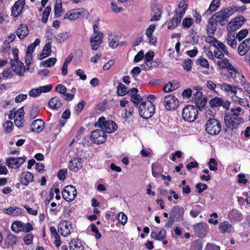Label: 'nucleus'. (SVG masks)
<instances>
[{"label":"nucleus","mask_w":250,"mask_h":250,"mask_svg":"<svg viewBox=\"0 0 250 250\" xmlns=\"http://www.w3.org/2000/svg\"><path fill=\"white\" fill-rule=\"evenodd\" d=\"M188 3L185 0H182L178 4V7L175 10L174 16L167 21V28L173 29L180 23L188 8Z\"/></svg>","instance_id":"f257e3e1"},{"label":"nucleus","mask_w":250,"mask_h":250,"mask_svg":"<svg viewBox=\"0 0 250 250\" xmlns=\"http://www.w3.org/2000/svg\"><path fill=\"white\" fill-rule=\"evenodd\" d=\"M155 110L154 105L149 101L143 102L139 106V113L144 119L150 118L154 115Z\"/></svg>","instance_id":"f03ea898"},{"label":"nucleus","mask_w":250,"mask_h":250,"mask_svg":"<svg viewBox=\"0 0 250 250\" xmlns=\"http://www.w3.org/2000/svg\"><path fill=\"white\" fill-rule=\"evenodd\" d=\"M18 51L17 49L13 50V58L11 59L10 63L13 71L19 76H22L25 72V68L23 63L18 59Z\"/></svg>","instance_id":"7ed1b4c3"},{"label":"nucleus","mask_w":250,"mask_h":250,"mask_svg":"<svg viewBox=\"0 0 250 250\" xmlns=\"http://www.w3.org/2000/svg\"><path fill=\"white\" fill-rule=\"evenodd\" d=\"M95 126L100 127L105 133H111L117 129V125L112 121H106L104 117H100L95 124Z\"/></svg>","instance_id":"20e7f679"},{"label":"nucleus","mask_w":250,"mask_h":250,"mask_svg":"<svg viewBox=\"0 0 250 250\" xmlns=\"http://www.w3.org/2000/svg\"><path fill=\"white\" fill-rule=\"evenodd\" d=\"M206 131L210 135L218 134L222 129L221 124L215 118L208 119L205 125Z\"/></svg>","instance_id":"39448f33"},{"label":"nucleus","mask_w":250,"mask_h":250,"mask_svg":"<svg viewBox=\"0 0 250 250\" xmlns=\"http://www.w3.org/2000/svg\"><path fill=\"white\" fill-rule=\"evenodd\" d=\"M233 11L229 7L215 13L212 17L221 26H224L228 22L229 18L232 15Z\"/></svg>","instance_id":"423d86ee"},{"label":"nucleus","mask_w":250,"mask_h":250,"mask_svg":"<svg viewBox=\"0 0 250 250\" xmlns=\"http://www.w3.org/2000/svg\"><path fill=\"white\" fill-rule=\"evenodd\" d=\"M198 111L196 106L188 105L185 107L182 111V117L185 121L192 122L198 117Z\"/></svg>","instance_id":"0eeeda50"},{"label":"nucleus","mask_w":250,"mask_h":250,"mask_svg":"<svg viewBox=\"0 0 250 250\" xmlns=\"http://www.w3.org/2000/svg\"><path fill=\"white\" fill-rule=\"evenodd\" d=\"M224 122L226 126L229 129L237 128L239 125L244 123V120L242 117H232L226 115L224 117Z\"/></svg>","instance_id":"6e6552de"},{"label":"nucleus","mask_w":250,"mask_h":250,"mask_svg":"<svg viewBox=\"0 0 250 250\" xmlns=\"http://www.w3.org/2000/svg\"><path fill=\"white\" fill-rule=\"evenodd\" d=\"M91 141L96 144L104 143L106 140V134L102 129H96L91 134Z\"/></svg>","instance_id":"1a4fd4ad"},{"label":"nucleus","mask_w":250,"mask_h":250,"mask_svg":"<svg viewBox=\"0 0 250 250\" xmlns=\"http://www.w3.org/2000/svg\"><path fill=\"white\" fill-rule=\"evenodd\" d=\"M77 190L74 187L69 185L65 187L62 191V195L64 199L68 202L74 200L77 195Z\"/></svg>","instance_id":"9d476101"},{"label":"nucleus","mask_w":250,"mask_h":250,"mask_svg":"<svg viewBox=\"0 0 250 250\" xmlns=\"http://www.w3.org/2000/svg\"><path fill=\"white\" fill-rule=\"evenodd\" d=\"M58 230L64 237L67 236L73 231L72 224L66 221H62L58 225Z\"/></svg>","instance_id":"9b49d317"},{"label":"nucleus","mask_w":250,"mask_h":250,"mask_svg":"<svg viewBox=\"0 0 250 250\" xmlns=\"http://www.w3.org/2000/svg\"><path fill=\"white\" fill-rule=\"evenodd\" d=\"M178 100L175 96L169 94L165 96L164 104L168 110L175 109L178 105Z\"/></svg>","instance_id":"f8f14e48"},{"label":"nucleus","mask_w":250,"mask_h":250,"mask_svg":"<svg viewBox=\"0 0 250 250\" xmlns=\"http://www.w3.org/2000/svg\"><path fill=\"white\" fill-rule=\"evenodd\" d=\"M85 12V10L83 8L72 9L64 15L63 19L71 21L75 20L80 17L84 16Z\"/></svg>","instance_id":"ddd939ff"},{"label":"nucleus","mask_w":250,"mask_h":250,"mask_svg":"<svg viewBox=\"0 0 250 250\" xmlns=\"http://www.w3.org/2000/svg\"><path fill=\"white\" fill-rule=\"evenodd\" d=\"M26 157H18L15 158L10 157L6 159V165L12 168H17L19 167L25 161Z\"/></svg>","instance_id":"4468645a"},{"label":"nucleus","mask_w":250,"mask_h":250,"mask_svg":"<svg viewBox=\"0 0 250 250\" xmlns=\"http://www.w3.org/2000/svg\"><path fill=\"white\" fill-rule=\"evenodd\" d=\"M195 234L198 237L202 238L206 234L208 229V225L205 222H201L193 226Z\"/></svg>","instance_id":"2eb2a0df"},{"label":"nucleus","mask_w":250,"mask_h":250,"mask_svg":"<svg viewBox=\"0 0 250 250\" xmlns=\"http://www.w3.org/2000/svg\"><path fill=\"white\" fill-rule=\"evenodd\" d=\"M245 18L243 16H239L232 19L228 23V27L232 31L239 29L244 23Z\"/></svg>","instance_id":"dca6fc26"},{"label":"nucleus","mask_w":250,"mask_h":250,"mask_svg":"<svg viewBox=\"0 0 250 250\" xmlns=\"http://www.w3.org/2000/svg\"><path fill=\"white\" fill-rule=\"evenodd\" d=\"M102 40L103 33L93 34L90 39L91 49L96 50L102 43Z\"/></svg>","instance_id":"f3484780"},{"label":"nucleus","mask_w":250,"mask_h":250,"mask_svg":"<svg viewBox=\"0 0 250 250\" xmlns=\"http://www.w3.org/2000/svg\"><path fill=\"white\" fill-rule=\"evenodd\" d=\"M25 4V0H18L15 2L11 9L12 15L15 17L19 16L22 12Z\"/></svg>","instance_id":"a211bd4d"},{"label":"nucleus","mask_w":250,"mask_h":250,"mask_svg":"<svg viewBox=\"0 0 250 250\" xmlns=\"http://www.w3.org/2000/svg\"><path fill=\"white\" fill-rule=\"evenodd\" d=\"M82 159L80 157L73 158L69 162V169L74 172H77L82 167Z\"/></svg>","instance_id":"6ab92c4d"},{"label":"nucleus","mask_w":250,"mask_h":250,"mask_svg":"<svg viewBox=\"0 0 250 250\" xmlns=\"http://www.w3.org/2000/svg\"><path fill=\"white\" fill-rule=\"evenodd\" d=\"M184 213V209L182 207L175 206L171 209L169 214L170 216L179 221L183 219Z\"/></svg>","instance_id":"aec40b11"},{"label":"nucleus","mask_w":250,"mask_h":250,"mask_svg":"<svg viewBox=\"0 0 250 250\" xmlns=\"http://www.w3.org/2000/svg\"><path fill=\"white\" fill-rule=\"evenodd\" d=\"M217 86L220 87L222 91L226 93L230 92L233 94H237V89L241 92L242 91V88H239L237 86L229 84L226 83H218L217 84Z\"/></svg>","instance_id":"412c9836"},{"label":"nucleus","mask_w":250,"mask_h":250,"mask_svg":"<svg viewBox=\"0 0 250 250\" xmlns=\"http://www.w3.org/2000/svg\"><path fill=\"white\" fill-rule=\"evenodd\" d=\"M250 49V38H248L243 41L238 46V53L241 56H244Z\"/></svg>","instance_id":"4be33fe9"},{"label":"nucleus","mask_w":250,"mask_h":250,"mask_svg":"<svg viewBox=\"0 0 250 250\" xmlns=\"http://www.w3.org/2000/svg\"><path fill=\"white\" fill-rule=\"evenodd\" d=\"M45 123L41 119H37L31 125V130L33 132H40L44 127Z\"/></svg>","instance_id":"5701e85b"},{"label":"nucleus","mask_w":250,"mask_h":250,"mask_svg":"<svg viewBox=\"0 0 250 250\" xmlns=\"http://www.w3.org/2000/svg\"><path fill=\"white\" fill-rule=\"evenodd\" d=\"M162 14V9L159 5H154L151 7L150 21H157L160 19Z\"/></svg>","instance_id":"b1692460"},{"label":"nucleus","mask_w":250,"mask_h":250,"mask_svg":"<svg viewBox=\"0 0 250 250\" xmlns=\"http://www.w3.org/2000/svg\"><path fill=\"white\" fill-rule=\"evenodd\" d=\"M21 184L24 186H27L30 182H32L34 180V176L31 172H23L21 177Z\"/></svg>","instance_id":"393cba45"},{"label":"nucleus","mask_w":250,"mask_h":250,"mask_svg":"<svg viewBox=\"0 0 250 250\" xmlns=\"http://www.w3.org/2000/svg\"><path fill=\"white\" fill-rule=\"evenodd\" d=\"M237 37L233 31L229 32L226 38L227 43L232 48H235L237 46Z\"/></svg>","instance_id":"a878e982"},{"label":"nucleus","mask_w":250,"mask_h":250,"mask_svg":"<svg viewBox=\"0 0 250 250\" xmlns=\"http://www.w3.org/2000/svg\"><path fill=\"white\" fill-rule=\"evenodd\" d=\"M229 218L231 221L240 222L242 220V215L240 211L236 209H232L228 214Z\"/></svg>","instance_id":"bb28decb"},{"label":"nucleus","mask_w":250,"mask_h":250,"mask_svg":"<svg viewBox=\"0 0 250 250\" xmlns=\"http://www.w3.org/2000/svg\"><path fill=\"white\" fill-rule=\"evenodd\" d=\"M159 63L158 62L152 61H147L144 60V62L141 65V67L143 70L147 71L154 68H156L159 65Z\"/></svg>","instance_id":"cd10ccee"},{"label":"nucleus","mask_w":250,"mask_h":250,"mask_svg":"<svg viewBox=\"0 0 250 250\" xmlns=\"http://www.w3.org/2000/svg\"><path fill=\"white\" fill-rule=\"evenodd\" d=\"M28 29L25 24H21L18 28L16 34L20 39H24L28 34Z\"/></svg>","instance_id":"c85d7f7f"},{"label":"nucleus","mask_w":250,"mask_h":250,"mask_svg":"<svg viewBox=\"0 0 250 250\" xmlns=\"http://www.w3.org/2000/svg\"><path fill=\"white\" fill-rule=\"evenodd\" d=\"M219 229L222 233H230L233 229L231 224L228 221H224L219 224Z\"/></svg>","instance_id":"c756f323"},{"label":"nucleus","mask_w":250,"mask_h":250,"mask_svg":"<svg viewBox=\"0 0 250 250\" xmlns=\"http://www.w3.org/2000/svg\"><path fill=\"white\" fill-rule=\"evenodd\" d=\"M217 23L212 17L208 20L207 26V32L208 35H213L215 33Z\"/></svg>","instance_id":"7c9ffc66"},{"label":"nucleus","mask_w":250,"mask_h":250,"mask_svg":"<svg viewBox=\"0 0 250 250\" xmlns=\"http://www.w3.org/2000/svg\"><path fill=\"white\" fill-rule=\"evenodd\" d=\"M51 51V43L50 42H48L45 45L42 53L39 55V59L41 60L47 57L50 55Z\"/></svg>","instance_id":"2f4dec72"},{"label":"nucleus","mask_w":250,"mask_h":250,"mask_svg":"<svg viewBox=\"0 0 250 250\" xmlns=\"http://www.w3.org/2000/svg\"><path fill=\"white\" fill-rule=\"evenodd\" d=\"M60 99L58 97H54L50 99L48 102L49 106L52 109H58L62 105Z\"/></svg>","instance_id":"473e14b6"},{"label":"nucleus","mask_w":250,"mask_h":250,"mask_svg":"<svg viewBox=\"0 0 250 250\" xmlns=\"http://www.w3.org/2000/svg\"><path fill=\"white\" fill-rule=\"evenodd\" d=\"M70 250H83L84 247L79 239L72 240L69 243Z\"/></svg>","instance_id":"72a5a7b5"},{"label":"nucleus","mask_w":250,"mask_h":250,"mask_svg":"<svg viewBox=\"0 0 250 250\" xmlns=\"http://www.w3.org/2000/svg\"><path fill=\"white\" fill-rule=\"evenodd\" d=\"M5 213L12 216H18L21 213L22 209L18 207H9L4 210Z\"/></svg>","instance_id":"f704fd0d"},{"label":"nucleus","mask_w":250,"mask_h":250,"mask_svg":"<svg viewBox=\"0 0 250 250\" xmlns=\"http://www.w3.org/2000/svg\"><path fill=\"white\" fill-rule=\"evenodd\" d=\"M151 237L156 240H162L166 237V231L165 229H162L158 233L152 231L151 233Z\"/></svg>","instance_id":"c9c22d12"},{"label":"nucleus","mask_w":250,"mask_h":250,"mask_svg":"<svg viewBox=\"0 0 250 250\" xmlns=\"http://www.w3.org/2000/svg\"><path fill=\"white\" fill-rule=\"evenodd\" d=\"M152 174L155 178H158L163 170L160 166L157 164H153L151 166Z\"/></svg>","instance_id":"e433bc0d"},{"label":"nucleus","mask_w":250,"mask_h":250,"mask_svg":"<svg viewBox=\"0 0 250 250\" xmlns=\"http://www.w3.org/2000/svg\"><path fill=\"white\" fill-rule=\"evenodd\" d=\"M23 222L20 221L14 222L11 226V229L15 233H19L21 232V229L22 228Z\"/></svg>","instance_id":"4c0bfd02"},{"label":"nucleus","mask_w":250,"mask_h":250,"mask_svg":"<svg viewBox=\"0 0 250 250\" xmlns=\"http://www.w3.org/2000/svg\"><path fill=\"white\" fill-rule=\"evenodd\" d=\"M209 104L212 107H219L223 104V99L219 97H214L209 101Z\"/></svg>","instance_id":"58836bf2"},{"label":"nucleus","mask_w":250,"mask_h":250,"mask_svg":"<svg viewBox=\"0 0 250 250\" xmlns=\"http://www.w3.org/2000/svg\"><path fill=\"white\" fill-rule=\"evenodd\" d=\"M178 83H175L174 84L172 83L169 82L166 84V85L164 86L163 88V90L165 92H169L178 88Z\"/></svg>","instance_id":"ea45409f"},{"label":"nucleus","mask_w":250,"mask_h":250,"mask_svg":"<svg viewBox=\"0 0 250 250\" xmlns=\"http://www.w3.org/2000/svg\"><path fill=\"white\" fill-rule=\"evenodd\" d=\"M221 0H213L210 3L207 11L214 12L215 11L220 5Z\"/></svg>","instance_id":"a19ab883"},{"label":"nucleus","mask_w":250,"mask_h":250,"mask_svg":"<svg viewBox=\"0 0 250 250\" xmlns=\"http://www.w3.org/2000/svg\"><path fill=\"white\" fill-rule=\"evenodd\" d=\"M117 92L118 95L121 96H124L127 93H130V92L127 90V88L125 86L121 83H120L117 86Z\"/></svg>","instance_id":"79ce46f5"},{"label":"nucleus","mask_w":250,"mask_h":250,"mask_svg":"<svg viewBox=\"0 0 250 250\" xmlns=\"http://www.w3.org/2000/svg\"><path fill=\"white\" fill-rule=\"evenodd\" d=\"M6 241L9 245L14 246L17 244L18 238L17 236L10 233L7 236Z\"/></svg>","instance_id":"37998d69"},{"label":"nucleus","mask_w":250,"mask_h":250,"mask_svg":"<svg viewBox=\"0 0 250 250\" xmlns=\"http://www.w3.org/2000/svg\"><path fill=\"white\" fill-rule=\"evenodd\" d=\"M124 113L123 114L124 118L125 120H127L130 117L133 116L134 113V109L132 107L127 106V108H125L124 110Z\"/></svg>","instance_id":"c03bdc74"},{"label":"nucleus","mask_w":250,"mask_h":250,"mask_svg":"<svg viewBox=\"0 0 250 250\" xmlns=\"http://www.w3.org/2000/svg\"><path fill=\"white\" fill-rule=\"evenodd\" d=\"M56 61L57 59L55 58H49L43 62L42 63L45 67H50L55 65Z\"/></svg>","instance_id":"a18cd8bd"},{"label":"nucleus","mask_w":250,"mask_h":250,"mask_svg":"<svg viewBox=\"0 0 250 250\" xmlns=\"http://www.w3.org/2000/svg\"><path fill=\"white\" fill-rule=\"evenodd\" d=\"M62 12V5L61 0H57L56 4L55 5V13L58 17L61 16V14Z\"/></svg>","instance_id":"49530a36"},{"label":"nucleus","mask_w":250,"mask_h":250,"mask_svg":"<svg viewBox=\"0 0 250 250\" xmlns=\"http://www.w3.org/2000/svg\"><path fill=\"white\" fill-rule=\"evenodd\" d=\"M206 41L208 43L214 46L215 48H216L217 46H218V43L220 42L216 38L210 36L207 37Z\"/></svg>","instance_id":"de8ad7c7"},{"label":"nucleus","mask_w":250,"mask_h":250,"mask_svg":"<svg viewBox=\"0 0 250 250\" xmlns=\"http://www.w3.org/2000/svg\"><path fill=\"white\" fill-rule=\"evenodd\" d=\"M196 64L206 68L209 67V63L208 60L203 57H200L196 61Z\"/></svg>","instance_id":"09e8293b"},{"label":"nucleus","mask_w":250,"mask_h":250,"mask_svg":"<svg viewBox=\"0 0 250 250\" xmlns=\"http://www.w3.org/2000/svg\"><path fill=\"white\" fill-rule=\"evenodd\" d=\"M39 112V109L37 106H33L29 112V117L31 119L36 118Z\"/></svg>","instance_id":"8fccbe9b"},{"label":"nucleus","mask_w":250,"mask_h":250,"mask_svg":"<svg viewBox=\"0 0 250 250\" xmlns=\"http://www.w3.org/2000/svg\"><path fill=\"white\" fill-rule=\"evenodd\" d=\"M231 114H227L232 117H241L240 113L242 112V108L240 107H237L236 108H232L230 110Z\"/></svg>","instance_id":"3c124183"},{"label":"nucleus","mask_w":250,"mask_h":250,"mask_svg":"<svg viewBox=\"0 0 250 250\" xmlns=\"http://www.w3.org/2000/svg\"><path fill=\"white\" fill-rule=\"evenodd\" d=\"M209 169L213 171H216L217 170V163L214 158L210 159L208 162Z\"/></svg>","instance_id":"603ef678"},{"label":"nucleus","mask_w":250,"mask_h":250,"mask_svg":"<svg viewBox=\"0 0 250 250\" xmlns=\"http://www.w3.org/2000/svg\"><path fill=\"white\" fill-rule=\"evenodd\" d=\"M3 127L5 132H11L12 131L13 128V123L10 121H6L3 124Z\"/></svg>","instance_id":"864d4df0"},{"label":"nucleus","mask_w":250,"mask_h":250,"mask_svg":"<svg viewBox=\"0 0 250 250\" xmlns=\"http://www.w3.org/2000/svg\"><path fill=\"white\" fill-rule=\"evenodd\" d=\"M118 220L121 224L124 226L127 222V217L124 213L121 212L118 215Z\"/></svg>","instance_id":"5fc2aeb1"},{"label":"nucleus","mask_w":250,"mask_h":250,"mask_svg":"<svg viewBox=\"0 0 250 250\" xmlns=\"http://www.w3.org/2000/svg\"><path fill=\"white\" fill-rule=\"evenodd\" d=\"M67 90L66 87L62 84H58L55 88V91L62 94V96L66 94Z\"/></svg>","instance_id":"6e6d98bb"},{"label":"nucleus","mask_w":250,"mask_h":250,"mask_svg":"<svg viewBox=\"0 0 250 250\" xmlns=\"http://www.w3.org/2000/svg\"><path fill=\"white\" fill-rule=\"evenodd\" d=\"M16 36L14 34H11L7 37L4 43L6 48L10 47V43L13 42Z\"/></svg>","instance_id":"4d7b16f0"},{"label":"nucleus","mask_w":250,"mask_h":250,"mask_svg":"<svg viewBox=\"0 0 250 250\" xmlns=\"http://www.w3.org/2000/svg\"><path fill=\"white\" fill-rule=\"evenodd\" d=\"M202 245L199 240L194 241L190 247V250H202Z\"/></svg>","instance_id":"13d9d810"},{"label":"nucleus","mask_w":250,"mask_h":250,"mask_svg":"<svg viewBox=\"0 0 250 250\" xmlns=\"http://www.w3.org/2000/svg\"><path fill=\"white\" fill-rule=\"evenodd\" d=\"M243 80L241 81V85L246 90L247 93L250 95L249 98L250 99V83L245 79L244 76H242Z\"/></svg>","instance_id":"bf43d9fd"},{"label":"nucleus","mask_w":250,"mask_h":250,"mask_svg":"<svg viewBox=\"0 0 250 250\" xmlns=\"http://www.w3.org/2000/svg\"><path fill=\"white\" fill-rule=\"evenodd\" d=\"M216 48L219 49L221 51H222L223 53L227 56L229 55V53L228 50L227 46L221 42H219L218 46H217Z\"/></svg>","instance_id":"052dcab7"},{"label":"nucleus","mask_w":250,"mask_h":250,"mask_svg":"<svg viewBox=\"0 0 250 250\" xmlns=\"http://www.w3.org/2000/svg\"><path fill=\"white\" fill-rule=\"evenodd\" d=\"M132 102L138 106V104L142 101V98L139 94H132L131 97Z\"/></svg>","instance_id":"680f3d73"},{"label":"nucleus","mask_w":250,"mask_h":250,"mask_svg":"<svg viewBox=\"0 0 250 250\" xmlns=\"http://www.w3.org/2000/svg\"><path fill=\"white\" fill-rule=\"evenodd\" d=\"M193 23V20L191 18H185L182 21V25L184 28H189Z\"/></svg>","instance_id":"e2e57ef3"},{"label":"nucleus","mask_w":250,"mask_h":250,"mask_svg":"<svg viewBox=\"0 0 250 250\" xmlns=\"http://www.w3.org/2000/svg\"><path fill=\"white\" fill-rule=\"evenodd\" d=\"M192 61L191 59H188L184 60L183 63V68L187 71H190L191 69Z\"/></svg>","instance_id":"0e129e2a"},{"label":"nucleus","mask_w":250,"mask_h":250,"mask_svg":"<svg viewBox=\"0 0 250 250\" xmlns=\"http://www.w3.org/2000/svg\"><path fill=\"white\" fill-rule=\"evenodd\" d=\"M248 33L247 29H243L240 31L236 35V37L239 41L244 39Z\"/></svg>","instance_id":"69168bd1"},{"label":"nucleus","mask_w":250,"mask_h":250,"mask_svg":"<svg viewBox=\"0 0 250 250\" xmlns=\"http://www.w3.org/2000/svg\"><path fill=\"white\" fill-rule=\"evenodd\" d=\"M195 103L196 106L201 110V108H203L205 106L206 104V101L201 98L197 100H195Z\"/></svg>","instance_id":"338daca9"},{"label":"nucleus","mask_w":250,"mask_h":250,"mask_svg":"<svg viewBox=\"0 0 250 250\" xmlns=\"http://www.w3.org/2000/svg\"><path fill=\"white\" fill-rule=\"evenodd\" d=\"M205 250H220V247L212 243H208L205 248Z\"/></svg>","instance_id":"774afa93"}]
</instances>
